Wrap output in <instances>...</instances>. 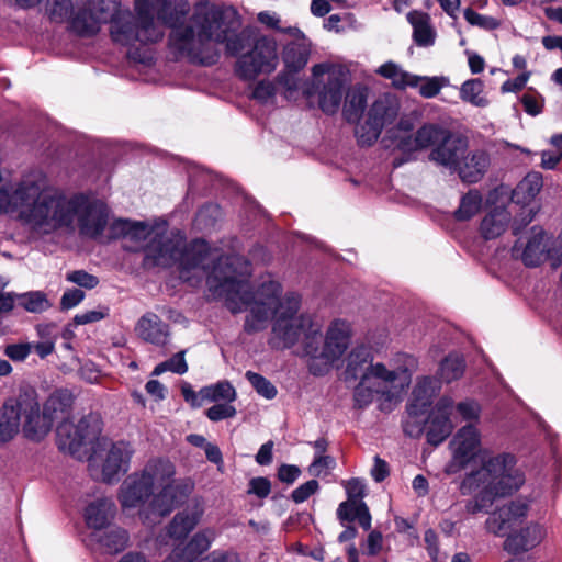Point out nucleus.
Returning <instances> with one entry per match:
<instances>
[{
    "instance_id": "3c124183",
    "label": "nucleus",
    "mask_w": 562,
    "mask_h": 562,
    "mask_svg": "<svg viewBox=\"0 0 562 562\" xmlns=\"http://www.w3.org/2000/svg\"><path fill=\"white\" fill-rule=\"evenodd\" d=\"M353 513H348V516H351L349 518H338L341 524H345L346 521H353L358 520L359 525L364 529L369 530L371 528V515L369 512L368 506L366 503L356 504L352 506Z\"/></svg>"
},
{
    "instance_id": "bb28decb",
    "label": "nucleus",
    "mask_w": 562,
    "mask_h": 562,
    "mask_svg": "<svg viewBox=\"0 0 562 562\" xmlns=\"http://www.w3.org/2000/svg\"><path fill=\"white\" fill-rule=\"evenodd\" d=\"M542 184L540 172H529L513 190L512 201L516 204L529 205L539 194Z\"/></svg>"
},
{
    "instance_id": "473e14b6",
    "label": "nucleus",
    "mask_w": 562,
    "mask_h": 562,
    "mask_svg": "<svg viewBox=\"0 0 562 562\" xmlns=\"http://www.w3.org/2000/svg\"><path fill=\"white\" fill-rule=\"evenodd\" d=\"M460 99L475 108H486L490 101L485 93V86L481 79L465 80L459 90Z\"/></svg>"
},
{
    "instance_id": "6e6d98bb",
    "label": "nucleus",
    "mask_w": 562,
    "mask_h": 562,
    "mask_svg": "<svg viewBox=\"0 0 562 562\" xmlns=\"http://www.w3.org/2000/svg\"><path fill=\"white\" fill-rule=\"evenodd\" d=\"M206 416L212 422L232 418L236 415V408L231 403L215 404L206 411Z\"/></svg>"
},
{
    "instance_id": "393cba45",
    "label": "nucleus",
    "mask_w": 562,
    "mask_h": 562,
    "mask_svg": "<svg viewBox=\"0 0 562 562\" xmlns=\"http://www.w3.org/2000/svg\"><path fill=\"white\" fill-rule=\"evenodd\" d=\"M490 167V156L484 150H474L465 155L456 171L463 182L480 181Z\"/></svg>"
},
{
    "instance_id": "f8f14e48",
    "label": "nucleus",
    "mask_w": 562,
    "mask_h": 562,
    "mask_svg": "<svg viewBox=\"0 0 562 562\" xmlns=\"http://www.w3.org/2000/svg\"><path fill=\"white\" fill-rule=\"evenodd\" d=\"M99 432V422L94 416L67 418L57 427V443L60 450L81 458Z\"/></svg>"
},
{
    "instance_id": "de8ad7c7",
    "label": "nucleus",
    "mask_w": 562,
    "mask_h": 562,
    "mask_svg": "<svg viewBox=\"0 0 562 562\" xmlns=\"http://www.w3.org/2000/svg\"><path fill=\"white\" fill-rule=\"evenodd\" d=\"M453 412H457L463 422L473 424L480 419L481 406L475 401L467 400L454 405Z\"/></svg>"
},
{
    "instance_id": "49530a36",
    "label": "nucleus",
    "mask_w": 562,
    "mask_h": 562,
    "mask_svg": "<svg viewBox=\"0 0 562 562\" xmlns=\"http://www.w3.org/2000/svg\"><path fill=\"white\" fill-rule=\"evenodd\" d=\"M246 379L249 381V383L252 385V387L257 391L259 395L263 396L267 400H272L276 397L277 389L265 376L252 371H247Z\"/></svg>"
},
{
    "instance_id": "c85d7f7f",
    "label": "nucleus",
    "mask_w": 562,
    "mask_h": 562,
    "mask_svg": "<svg viewBox=\"0 0 562 562\" xmlns=\"http://www.w3.org/2000/svg\"><path fill=\"white\" fill-rule=\"evenodd\" d=\"M413 26V36L418 46H431L435 43L436 31L430 24V16L426 13L414 11L407 14Z\"/></svg>"
},
{
    "instance_id": "423d86ee",
    "label": "nucleus",
    "mask_w": 562,
    "mask_h": 562,
    "mask_svg": "<svg viewBox=\"0 0 562 562\" xmlns=\"http://www.w3.org/2000/svg\"><path fill=\"white\" fill-rule=\"evenodd\" d=\"M69 403L70 397L57 391L41 406L34 391H21L8 398L0 409V440H11L20 429L32 441L43 440L54 422L66 414Z\"/></svg>"
},
{
    "instance_id": "f03ea898",
    "label": "nucleus",
    "mask_w": 562,
    "mask_h": 562,
    "mask_svg": "<svg viewBox=\"0 0 562 562\" xmlns=\"http://www.w3.org/2000/svg\"><path fill=\"white\" fill-rule=\"evenodd\" d=\"M0 214H14L36 238L72 229L75 223L82 235L95 237L108 224L109 210L101 201L48 188L46 176L32 171L0 187Z\"/></svg>"
},
{
    "instance_id": "20e7f679",
    "label": "nucleus",
    "mask_w": 562,
    "mask_h": 562,
    "mask_svg": "<svg viewBox=\"0 0 562 562\" xmlns=\"http://www.w3.org/2000/svg\"><path fill=\"white\" fill-rule=\"evenodd\" d=\"M216 15L213 10L200 11L187 23L173 27L170 34L171 47L193 63L212 65L218 57L217 44L225 41L226 52L238 56L235 72L240 79L252 81L260 75L276 70L279 55L273 40L260 37L251 44L244 34L214 36Z\"/></svg>"
},
{
    "instance_id": "a878e982",
    "label": "nucleus",
    "mask_w": 562,
    "mask_h": 562,
    "mask_svg": "<svg viewBox=\"0 0 562 562\" xmlns=\"http://www.w3.org/2000/svg\"><path fill=\"white\" fill-rule=\"evenodd\" d=\"M135 331L142 339L155 345H164L168 337V326L154 313L143 315Z\"/></svg>"
},
{
    "instance_id": "69168bd1",
    "label": "nucleus",
    "mask_w": 562,
    "mask_h": 562,
    "mask_svg": "<svg viewBox=\"0 0 562 562\" xmlns=\"http://www.w3.org/2000/svg\"><path fill=\"white\" fill-rule=\"evenodd\" d=\"M562 158V149L543 150L541 154V167L554 169Z\"/></svg>"
},
{
    "instance_id": "c9c22d12",
    "label": "nucleus",
    "mask_w": 562,
    "mask_h": 562,
    "mask_svg": "<svg viewBox=\"0 0 562 562\" xmlns=\"http://www.w3.org/2000/svg\"><path fill=\"white\" fill-rule=\"evenodd\" d=\"M18 304L29 313L41 314L53 306L43 291H29L16 295Z\"/></svg>"
},
{
    "instance_id": "052dcab7",
    "label": "nucleus",
    "mask_w": 562,
    "mask_h": 562,
    "mask_svg": "<svg viewBox=\"0 0 562 562\" xmlns=\"http://www.w3.org/2000/svg\"><path fill=\"white\" fill-rule=\"evenodd\" d=\"M32 349V344H15L7 346L4 353L13 361H23Z\"/></svg>"
},
{
    "instance_id": "603ef678",
    "label": "nucleus",
    "mask_w": 562,
    "mask_h": 562,
    "mask_svg": "<svg viewBox=\"0 0 562 562\" xmlns=\"http://www.w3.org/2000/svg\"><path fill=\"white\" fill-rule=\"evenodd\" d=\"M258 21L271 29L285 32L294 37H297V38L302 37L301 31L296 27L281 29L280 18L274 12H269V11L260 12L258 14Z\"/></svg>"
},
{
    "instance_id": "ddd939ff",
    "label": "nucleus",
    "mask_w": 562,
    "mask_h": 562,
    "mask_svg": "<svg viewBox=\"0 0 562 562\" xmlns=\"http://www.w3.org/2000/svg\"><path fill=\"white\" fill-rule=\"evenodd\" d=\"M155 493L133 472L121 483L116 498L123 512L138 510L143 524L150 526L158 524L162 518L150 508Z\"/></svg>"
},
{
    "instance_id": "0e129e2a",
    "label": "nucleus",
    "mask_w": 562,
    "mask_h": 562,
    "mask_svg": "<svg viewBox=\"0 0 562 562\" xmlns=\"http://www.w3.org/2000/svg\"><path fill=\"white\" fill-rule=\"evenodd\" d=\"M383 537L379 531H371L367 538L366 553L376 555L382 550Z\"/></svg>"
},
{
    "instance_id": "5fc2aeb1",
    "label": "nucleus",
    "mask_w": 562,
    "mask_h": 562,
    "mask_svg": "<svg viewBox=\"0 0 562 562\" xmlns=\"http://www.w3.org/2000/svg\"><path fill=\"white\" fill-rule=\"evenodd\" d=\"M521 103L525 112L529 115L536 116L542 112L543 98L535 91L525 93L521 97Z\"/></svg>"
},
{
    "instance_id": "1a4fd4ad",
    "label": "nucleus",
    "mask_w": 562,
    "mask_h": 562,
    "mask_svg": "<svg viewBox=\"0 0 562 562\" xmlns=\"http://www.w3.org/2000/svg\"><path fill=\"white\" fill-rule=\"evenodd\" d=\"M135 473L155 493L150 502V508L158 517H165L171 513L193 490V483L190 480L175 479V465L165 458L148 460Z\"/></svg>"
},
{
    "instance_id": "4d7b16f0",
    "label": "nucleus",
    "mask_w": 562,
    "mask_h": 562,
    "mask_svg": "<svg viewBox=\"0 0 562 562\" xmlns=\"http://www.w3.org/2000/svg\"><path fill=\"white\" fill-rule=\"evenodd\" d=\"M67 281L75 283L85 289H93L98 285L99 280L95 276L83 270H76L67 273Z\"/></svg>"
},
{
    "instance_id": "c03bdc74",
    "label": "nucleus",
    "mask_w": 562,
    "mask_h": 562,
    "mask_svg": "<svg viewBox=\"0 0 562 562\" xmlns=\"http://www.w3.org/2000/svg\"><path fill=\"white\" fill-rule=\"evenodd\" d=\"M464 361L457 355L448 356L440 366V376L446 382L454 381L462 376Z\"/></svg>"
},
{
    "instance_id": "5701e85b",
    "label": "nucleus",
    "mask_w": 562,
    "mask_h": 562,
    "mask_svg": "<svg viewBox=\"0 0 562 562\" xmlns=\"http://www.w3.org/2000/svg\"><path fill=\"white\" fill-rule=\"evenodd\" d=\"M116 507L111 498H99L91 502L85 510L87 526L92 531H101L114 519Z\"/></svg>"
},
{
    "instance_id": "864d4df0",
    "label": "nucleus",
    "mask_w": 562,
    "mask_h": 562,
    "mask_svg": "<svg viewBox=\"0 0 562 562\" xmlns=\"http://www.w3.org/2000/svg\"><path fill=\"white\" fill-rule=\"evenodd\" d=\"M335 465L336 461L330 456H314V460L308 467V472L311 475L321 476L327 474Z\"/></svg>"
},
{
    "instance_id": "338daca9",
    "label": "nucleus",
    "mask_w": 562,
    "mask_h": 562,
    "mask_svg": "<svg viewBox=\"0 0 562 562\" xmlns=\"http://www.w3.org/2000/svg\"><path fill=\"white\" fill-rule=\"evenodd\" d=\"M301 474L296 465L283 464L279 468L278 477L281 482L292 484Z\"/></svg>"
},
{
    "instance_id": "e433bc0d",
    "label": "nucleus",
    "mask_w": 562,
    "mask_h": 562,
    "mask_svg": "<svg viewBox=\"0 0 562 562\" xmlns=\"http://www.w3.org/2000/svg\"><path fill=\"white\" fill-rule=\"evenodd\" d=\"M344 113L349 122H355L359 119L366 105V92L361 88H353L346 91L345 94Z\"/></svg>"
},
{
    "instance_id": "774afa93",
    "label": "nucleus",
    "mask_w": 562,
    "mask_h": 562,
    "mask_svg": "<svg viewBox=\"0 0 562 562\" xmlns=\"http://www.w3.org/2000/svg\"><path fill=\"white\" fill-rule=\"evenodd\" d=\"M239 557L233 551H213L209 557L204 558L200 562H239Z\"/></svg>"
},
{
    "instance_id": "e2e57ef3",
    "label": "nucleus",
    "mask_w": 562,
    "mask_h": 562,
    "mask_svg": "<svg viewBox=\"0 0 562 562\" xmlns=\"http://www.w3.org/2000/svg\"><path fill=\"white\" fill-rule=\"evenodd\" d=\"M108 315V310H92L86 311L75 315L74 322L77 325H86L90 323L99 322L105 318Z\"/></svg>"
},
{
    "instance_id": "4be33fe9",
    "label": "nucleus",
    "mask_w": 562,
    "mask_h": 562,
    "mask_svg": "<svg viewBox=\"0 0 562 562\" xmlns=\"http://www.w3.org/2000/svg\"><path fill=\"white\" fill-rule=\"evenodd\" d=\"M398 112V105L389 99H379L369 111L368 124L370 133L366 140H376L382 128L392 123Z\"/></svg>"
},
{
    "instance_id": "a19ab883",
    "label": "nucleus",
    "mask_w": 562,
    "mask_h": 562,
    "mask_svg": "<svg viewBox=\"0 0 562 562\" xmlns=\"http://www.w3.org/2000/svg\"><path fill=\"white\" fill-rule=\"evenodd\" d=\"M216 536L217 532L214 528H204L194 533L186 547L194 558H198L211 547Z\"/></svg>"
},
{
    "instance_id": "4c0bfd02",
    "label": "nucleus",
    "mask_w": 562,
    "mask_h": 562,
    "mask_svg": "<svg viewBox=\"0 0 562 562\" xmlns=\"http://www.w3.org/2000/svg\"><path fill=\"white\" fill-rule=\"evenodd\" d=\"M201 396L202 400H206L207 402L224 401L232 403L236 400L237 393L228 381H220L215 384L202 387Z\"/></svg>"
},
{
    "instance_id": "0eeeda50",
    "label": "nucleus",
    "mask_w": 562,
    "mask_h": 562,
    "mask_svg": "<svg viewBox=\"0 0 562 562\" xmlns=\"http://www.w3.org/2000/svg\"><path fill=\"white\" fill-rule=\"evenodd\" d=\"M168 8V0H134L136 18L130 10L120 13L110 27L112 40L125 46L159 42L165 35Z\"/></svg>"
},
{
    "instance_id": "9b49d317",
    "label": "nucleus",
    "mask_w": 562,
    "mask_h": 562,
    "mask_svg": "<svg viewBox=\"0 0 562 562\" xmlns=\"http://www.w3.org/2000/svg\"><path fill=\"white\" fill-rule=\"evenodd\" d=\"M312 92L317 95L319 108L326 114L338 111L346 94L349 75L345 67L323 63L313 66Z\"/></svg>"
},
{
    "instance_id": "c756f323",
    "label": "nucleus",
    "mask_w": 562,
    "mask_h": 562,
    "mask_svg": "<svg viewBox=\"0 0 562 562\" xmlns=\"http://www.w3.org/2000/svg\"><path fill=\"white\" fill-rule=\"evenodd\" d=\"M508 222L509 212L504 207H495L483 218L481 233L486 239L496 238L505 232Z\"/></svg>"
},
{
    "instance_id": "a18cd8bd",
    "label": "nucleus",
    "mask_w": 562,
    "mask_h": 562,
    "mask_svg": "<svg viewBox=\"0 0 562 562\" xmlns=\"http://www.w3.org/2000/svg\"><path fill=\"white\" fill-rule=\"evenodd\" d=\"M167 371L177 374H184L188 371V364L184 359V351H180L169 360L157 364L153 371V375H160Z\"/></svg>"
},
{
    "instance_id": "39448f33",
    "label": "nucleus",
    "mask_w": 562,
    "mask_h": 562,
    "mask_svg": "<svg viewBox=\"0 0 562 562\" xmlns=\"http://www.w3.org/2000/svg\"><path fill=\"white\" fill-rule=\"evenodd\" d=\"M449 450L451 458L445 468L447 474H456L481 462L479 469L465 475L460 486L462 494L474 495L465 505L469 514L485 510L495 497L512 494L525 483L515 456L507 452L492 456L483 447L481 430L474 424H467L457 430L449 442Z\"/></svg>"
},
{
    "instance_id": "2eb2a0df",
    "label": "nucleus",
    "mask_w": 562,
    "mask_h": 562,
    "mask_svg": "<svg viewBox=\"0 0 562 562\" xmlns=\"http://www.w3.org/2000/svg\"><path fill=\"white\" fill-rule=\"evenodd\" d=\"M454 404L452 398L441 397L434 411L431 412L423 431H426L427 441L434 446L440 445L450 434L453 428L451 415L453 414ZM417 423L422 425L419 417Z\"/></svg>"
},
{
    "instance_id": "ea45409f",
    "label": "nucleus",
    "mask_w": 562,
    "mask_h": 562,
    "mask_svg": "<svg viewBox=\"0 0 562 562\" xmlns=\"http://www.w3.org/2000/svg\"><path fill=\"white\" fill-rule=\"evenodd\" d=\"M87 5L101 19L103 22H111L113 25L114 19L124 10L120 9L119 0H88Z\"/></svg>"
},
{
    "instance_id": "58836bf2",
    "label": "nucleus",
    "mask_w": 562,
    "mask_h": 562,
    "mask_svg": "<svg viewBox=\"0 0 562 562\" xmlns=\"http://www.w3.org/2000/svg\"><path fill=\"white\" fill-rule=\"evenodd\" d=\"M20 7L31 8L37 4L41 0H15ZM45 10L49 16L55 21H63L69 12V0H44Z\"/></svg>"
},
{
    "instance_id": "dca6fc26",
    "label": "nucleus",
    "mask_w": 562,
    "mask_h": 562,
    "mask_svg": "<svg viewBox=\"0 0 562 562\" xmlns=\"http://www.w3.org/2000/svg\"><path fill=\"white\" fill-rule=\"evenodd\" d=\"M528 510L529 503L527 499L518 498L512 501L487 518L485 522L486 530L495 536H504L527 516Z\"/></svg>"
},
{
    "instance_id": "09e8293b",
    "label": "nucleus",
    "mask_w": 562,
    "mask_h": 562,
    "mask_svg": "<svg viewBox=\"0 0 562 562\" xmlns=\"http://www.w3.org/2000/svg\"><path fill=\"white\" fill-rule=\"evenodd\" d=\"M252 98L261 104H272L276 98V86L270 80L259 81L254 90Z\"/></svg>"
},
{
    "instance_id": "72a5a7b5",
    "label": "nucleus",
    "mask_w": 562,
    "mask_h": 562,
    "mask_svg": "<svg viewBox=\"0 0 562 562\" xmlns=\"http://www.w3.org/2000/svg\"><path fill=\"white\" fill-rule=\"evenodd\" d=\"M310 48L305 43H290L283 52V61L290 72H296L308 61Z\"/></svg>"
},
{
    "instance_id": "37998d69",
    "label": "nucleus",
    "mask_w": 562,
    "mask_h": 562,
    "mask_svg": "<svg viewBox=\"0 0 562 562\" xmlns=\"http://www.w3.org/2000/svg\"><path fill=\"white\" fill-rule=\"evenodd\" d=\"M482 195L476 190H470L462 199L459 209L456 211V217L460 221H467L473 217L481 209Z\"/></svg>"
},
{
    "instance_id": "f3484780",
    "label": "nucleus",
    "mask_w": 562,
    "mask_h": 562,
    "mask_svg": "<svg viewBox=\"0 0 562 562\" xmlns=\"http://www.w3.org/2000/svg\"><path fill=\"white\" fill-rule=\"evenodd\" d=\"M548 535L543 524L532 521L509 533L504 542V550L510 554H521L537 548Z\"/></svg>"
},
{
    "instance_id": "7ed1b4c3",
    "label": "nucleus",
    "mask_w": 562,
    "mask_h": 562,
    "mask_svg": "<svg viewBox=\"0 0 562 562\" xmlns=\"http://www.w3.org/2000/svg\"><path fill=\"white\" fill-rule=\"evenodd\" d=\"M125 236L135 241L151 238L146 246V261L154 266L179 265L180 278L190 281L192 277H205L209 290L227 302L228 291H235L238 281L250 273V266L239 255L220 257L204 240H195L183 250L180 238L170 239L156 233L144 222L123 223Z\"/></svg>"
},
{
    "instance_id": "b1692460",
    "label": "nucleus",
    "mask_w": 562,
    "mask_h": 562,
    "mask_svg": "<svg viewBox=\"0 0 562 562\" xmlns=\"http://www.w3.org/2000/svg\"><path fill=\"white\" fill-rule=\"evenodd\" d=\"M90 537L100 550L110 554L123 551L130 543L128 532L119 526H109L101 531H92Z\"/></svg>"
},
{
    "instance_id": "a211bd4d",
    "label": "nucleus",
    "mask_w": 562,
    "mask_h": 562,
    "mask_svg": "<svg viewBox=\"0 0 562 562\" xmlns=\"http://www.w3.org/2000/svg\"><path fill=\"white\" fill-rule=\"evenodd\" d=\"M468 146L465 137L449 131L441 143L431 149L429 159L440 166L457 170L465 156Z\"/></svg>"
},
{
    "instance_id": "aec40b11",
    "label": "nucleus",
    "mask_w": 562,
    "mask_h": 562,
    "mask_svg": "<svg viewBox=\"0 0 562 562\" xmlns=\"http://www.w3.org/2000/svg\"><path fill=\"white\" fill-rule=\"evenodd\" d=\"M205 507L201 498H193L181 512L177 513L168 526V535L175 539L186 538L201 521Z\"/></svg>"
},
{
    "instance_id": "7c9ffc66",
    "label": "nucleus",
    "mask_w": 562,
    "mask_h": 562,
    "mask_svg": "<svg viewBox=\"0 0 562 562\" xmlns=\"http://www.w3.org/2000/svg\"><path fill=\"white\" fill-rule=\"evenodd\" d=\"M104 23L105 22L99 19V16L86 5L72 18L71 29L81 36H91L97 34Z\"/></svg>"
},
{
    "instance_id": "79ce46f5",
    "label": "nucleus",
    "mask_w": 562,
    "mask_h": 562,
    "mask_svg": "<svg viewBox=\"0 0 562 562\" xmlns=\"http://www.w3.org/2000/svg\"><path fill=\"white\" fill-rule=\"evenodd\" d=\"M417 85L409 88H417L423 98L431 99L439 94L440 90L449 85L446 77H426L417 75Z\"/></svg>"
},
{
    "instance_id": "8fccbe9b",
    "label": "nucleus",
    "mask_w": 562,
    "mask_h": 562,
    "mask_svg": "<svg viewBox=\"0 0 562 562\" xmlns=\"http://www.w3.org/2000/svg\"><path fill=\"white\" fill-rule=\"evenodd\" d=\"M464 19L471 25H475L488 31L495 30L499 25V22L493 16L480 14L472 9H467L464 11Z\"/></svg>"
},
{
    "instance_id": "f704fd0d",
    "label": "nucleus",
    "mask_w": 562,
    "mask_h": 562,
    "mask_svg": "<svg viewBox=\"0 0 562 562\" xmlns=\"http://www.w3.org/2000/svg\"><path fill=\"white\" fill-rule=\"evenodd\" d=\"M374 364L375 363L371 362L370 348L363 345L357 346L349 353L347 373L356 379L367 372V370Z\"/></svg>"
},
{
    "instance_id": "bf43d9fd",
    "label": "nucleus",
    "mask_w": 562,
    "mask_h": 562,
    "mask_svg": "<svg viewBox=\"0 0 562 562\" xmlns=\"http://www.w3.org/2000/svg\"><path fill=\"white\" fill-rule=\"evenodd\" d=\"M270 481L266 477L259 476L249 481L247 493L254 494L260 498H265L270 494Z\"/></svg>"
},
{
    "instance_id": "cd10ccee",
    "label": "nucleus",
    "mask_w": 562,
    "mask_h": 562,
    "mask_svg": "<svg viewBox=\"0 0 562 562\" xmlns=\"http://www.w3.org/2000/svg\"><path fill=\"white\" fill-rule=\"evenodd\" d=\"M375 72L384 79L390 80L392 87L397 90H405L411 86L417 85V75L404 70L401 65L394 61L382 64Z\"/></svg>"
},
{
    "instance_id": "680f3d73",
    "label": "nucleus",
    "mask_w": 562,
    "mask_h": 562,
    "mask_svg": "<svg viewBox=\"0 0 562 562\" xmlns=\"http://www.w3.org/2000/svg\"><path fill=\"white\" fill-rule=\"evenodd\" d=\"M85 299V293L78 289H71L64 292L60 299V307L63 310H70L77 306Z\"/></svg>"
},
{
    "instance_id": "412c9836",
    "label": "nucleus",
    "mask_w": 562,
    "mask_h": 562,
    "mask_svg": "<svg viewBox=\"0 0 562 562\" xmlns=\"http://www.w3.org/2000/svg\"><path fill=\"white\" fill-rule=\"evenodd\" d=\"M448 132L449 130L439 124L428 123L419 127L414 136L403 139L400 143V147L405 151L435 148L441 143Z\"/></svg>"
},
{
    "instance_id": "f257e3e1",
    "label": "nucleus",
    "mask_w": 562,
    "mask_h": 562,
    "mask_svg": "<svg viewBox=\"0 0 562 562\" xmlns=\"http://www.w3.org/2000/svg\"><path fill=\"white\" fill-rule=\"evenodd\" d=\"M281 293V284L271 276L262 278L254 292L249 291L246 278H241L235 291H228L226 306L233 313L248 311L245 322L248 333L265 329L273 319L270 345L284 349L301 342L304 355L311 358L310 371L314 375L326 374L349 348L351 323L334 319L323 336V325L316 316L297 313L300 296Z\"/></svg>"
},
{
    "instance_id": "6ab92c4d",
    "label": "nucleus",
    "mask_w": 562,
    "mask_h": 562,
    "mask_svg": "<svg viewBox=\"0 0 562 562\" xmlns=\"http://www.w3.org/2000/svg\"><path fill=\"white\" fill-rule=\"evenodd\" d=\"M549 237L540 227H532L526 241H519L515 250H521V260L526 266L536 267L547 257L554 258V251L548 248Z\"/></svg>"
},
{
    "instance_id": "6e6552de",
    "label": "nucleus",
    "mask_w": 562,
    "mask_h": 562,
    "mask_svg": "<svg viewBox=\"0 0 562 562\" xmlns=\"http://www.w3.org/2000/svg\"><path fill=\"white\" fill-rule=\"evenodd\" d=\"M397 362L390 367L381 362L371 366L361 375L355 390V403L359 408L369 406L375 397L391 404L397 401L411 383V372L416 367V360L408 355L398 357Z\"/></svg>"
},
{
    "instance_id": "9d476101",
    "label": "nucleus",
    "mask_w": 562,
    "mask_h": 562,
    "mask_svg": "<svg viewBox=\"0 0 562 562\" xmlns=\"http://www.w3.org/2000/svg\"><path fill=\"white\" fill-rule=\"evenodd\" d=\"M134 453V447L127 441H100L89 458L91 476L106 484L117 483L130 470Z\"/></svg>"
},
{
    "instance_id": "4468645a",
    "label": "nucleus",
    "mask_w": 562,
    "mask_h": 562,
    "mask_svg": "<svg viewBox=\"0 0 562 562\" xmlns=\"http://www.w3.org/2000/svg\"><path fill=\"white\" fill-rule=\"evenodd\" d=\"M439 390L440 383L434 378L424 376L418 380L407 407L408 419L404 425V431L408 436L418 437L422 435L423 428L417 423V418L424 415Z\"/></svg>"
},
{
    "instance_id": "13d9d810",
    "label": "nucleus",
    "mask_w": 562,
    "mask_h": 562,
    "mask_svg": "<svg viewBox=\"0 0 562 562\" xmlns=\"http://www.w3.org/2000/svg\"><path fill=\"white\" fill-rule=\"evenodd\" d=\"M319 488V484L316 480H311L301 484L292 492V499L300 504L305 502L311 495L315 494Z\"/></svg>"
},
{
    "instance_id": "2f4dec72",
    "label": "nucleus",
    "mask_w": 562,
    "mask_h": 562,
    "mask_svg": "<svg viewBox=\"0 0 562 562\" xmlns=\"http://www.w3.org/2000/svg\"><path fill=\"white\" fill-rule=\"evenodd\" d=\"M342 485L348 498L339 504L337 508V518H349L348 508H351L356 504L364 503L362 499L366 496V484L360 479H351L344 481Z\"/></svg>"
}]
</instances>
